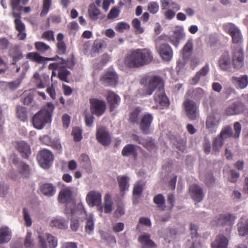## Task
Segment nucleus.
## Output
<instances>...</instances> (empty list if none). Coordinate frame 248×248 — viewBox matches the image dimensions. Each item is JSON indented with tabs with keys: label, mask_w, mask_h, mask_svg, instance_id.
Here are the masks:
<instances>
[{
	"label": "nucleus",
	"mask_w": 248,
	"mask_h": 248,
	"mask_svg": "<svg viewBox=\"0 0 248 248\" xmlns=\"http://www.w3.org/2000/svg\"><path fill=\"white\" fill-rule=\"evenodd\" d=\"M130 29V25L124 22H120L117 23L115 27L116 31L120 32H123L124 30H129Z\"/></svg>",
	"instance_id": "13d9d810"
},
{
	"label": "nucleus",
	"mask_w": 248,
	"mask_h": 248,
	"mask_svg": "<svg viewBox=\"0 0 248 248\" xmlns=\"http://www.w3.org/2000/svg\"><path fill=\"white\" fill-rule=\"evenodd\" d=\"M54 156L52 152L46 149L40 150L37 155V160L39 165L44 169H48L51 165Z\"/></svg>",
	"instance_id": "423d86ee"
},
{
	"label": "nucleus",
	"mask_w": 248,
	"mask_h": 248,
	"mask_svg": "<svg viewBox=\"0 0 248 248\" xmlns=\"http://www.w3.org/2000/svg\"><path fill=\"white\" fill-rule=\"evenodd\" d=\"M145 80L147 95H151L156 88L157 91H160L161 88H163L162 80L159 76H148L145 77Z\"/></svg>",
	"instance_id": "39448f33"
},
{
	"label": "nucleus",
	"mask_w": 248,
	"mask_h": 248,
	"mask_svg": "<svg viewBox=\"0 0 248 248\" xmlns=\"http://www.w3.org/2000/svg\"><path fill=\"white\" fill-rule=\"evenodd\" d=\"M10 5L12 10L21 11L23 8L22 0H10Z\"/></svg>",
	"instance_id": "603ef678"
},
{
	"label": "nucleus",
	"mask_w": 248,
	"mask_h": 248,
	"mask_svg": "<svg viewBox=\"0 0 248 248\" xmlns=\"http://www.w3.org/2000/svg\"><path fill=\"white\" fill-rule=\"evenodd\" d=\"M183 106L187 117L192 120L196 119L199 114L198 107L196 102L186 98L184 101Z\"/></svg>",
	"instance_id": "6e6552de"
},
{
	"label": "nucleus",
	"mask_w": 248,
	"mask_h": 248,
	"mask_svg": "<svg viewBox=\"0 0 248 248\" xmlns=\"http://www.w3.org/2000/svg\"><path fill=\"white\" fill-rule=\"evenodd\" d=\"M122 154L123 156H126L132 155L136 158L137 156V146L132 144L126 145L124 147Z\"/></svg>",
	"instance_id": "72a5a7b5"
},
{
	"label": "nucleus",
	"mask_w": 248,
	"mask_h": 248,
	"mask_svg": "<svg viewBox=\"0 0 248 248\" xmlns=\"http://www.w3.org/2000/svg\"><path fill=\"white\" fill-rule=\"evenodd\" d=\"M228 244V240L222 234L217 235L215 240L211 243L212 248H227Z\"/></svg>",
	"instance_id": "7c9ffc66"
},
{
	"label": "nucleus",
	"mask_w": 248,
	"mask_h": 248,
	"mask_svg": "<svg viewBox=\"0 0 248 248\" xmlns=\"http://www.w3.org/2000/svg\"><path fill=\"white\" fill-rule=\"evenodd\" d=\"M235 218H218L217 220L218 225L225 227L226 231L230 232L234 222Z\"/></svg>",
	"instance_id": "c9c22d12"
},
{
	"label": "nucleus",
	"mask_w": 248,
	"mask_h": 248,
	"mask_svg": "<svg viewBox=\"0 0 248 248\" xmlns=\"http://www.w3.org/2000/svg\"><path fill=\"white\" fill-rule=\"evenodd\" d=\"M24 246L26 248H32L34 247V243L31 239V233L28 232L24 241Z\"/></svg>",
	"instance_id": "052dcab7"
},
{
	"label": "nucleus",
	"mask_w": 248,
	"mask_h": 248,
	"mask_svg": "<svg viewBox=\"0 0 248 248\" xmlns=\"http://www.w3.org/2000/svg\"><path fill=\"white\" fill-rule=\"evenodd\" d=\"M96 137L97 141L104 146H108L111 143L110 135L104 127L97 128Z\"/></svg>",
	"instance_id": "9d476101"
},
{
	"label": "nucleus",
	"mask_w": 248,
	"mask_h": 248,
	"mask_svg": "<svg viewBox=\"0 0 248 248\" xmlns=\"http://www.w3.org/2000/svg\"><path fill=\"white\" fill-rule=\"evenodd\" d=\"M218 64L222 71H229L231 70L232 63L228 52H226L222 54L218 60Z\"/></svg>",
	"instance_id": "a211bd4d"
},
{
	"label": "nucleus",
	"mask_w": 248,
	"mask_h": 248,
	"mask_svg": "<svg viewBox=\"0 0 248 248\" xmlns=\"http://www.w3.org/2000/svg\"><path fill=\"white\" fill-rule=\"evenodd\" d=\"M237 226L240 235L245 236L248 234V218H241Z\"/></svg>",
	"instance_id": "f704fd0d"
},
{
	"label": "nucleus",
	"mask_w": 248,
	"mask_h": 248,
	"mask_svg": "<svg viewBox=\"0 0 248 248\" xmlns=\"http://www.w3.org/2000/svg\"><path fill=\"white\" fill-rule=\"evenodd\" d=\"M51 3L52 0H43L42 10L40 14L41 16H45L47 14L49 11Z\"/></svg>",
	"instance_id": "3c124183"
},
{
	"label": "nucleus",
	"mask_w": 248,
	"mask_h": 248,
	"mask_svg": "<svg viewBox=\"0 0 248 248\" xmlns=\"http://www.w3.org/2000/svg\"><path fill=\"white\" fill-rule=\"evenodd\" d=\"M34 47L41 53H44L50 49V47L43 42H36Z\"/></svg>",
	"instance_id": "09e8293b"
},
{
	"label": "nucleus",
	"mask_w": 248,
	"mask_h": 248,
	"mask_svg": "<svg viewBox=\"0 0 248 248\" xmlns=\"http://www.w3.org/2000/svg\"><path fill=\"white\" fill-rule=\"evenodd\" d=\"M177 233V232L175 229L173 228L169 229L167 231L163 237L166 241H167L170 242V239L174 238Z\"/></svg>",
	"instance_id": "4d7b16f0"
},
{
	"label": "nucleus",
	"mask_w": 248,
	"mask_h": 248,
	"mask_svg": "<svg viewBox=\"0 0 248 248\" xmlns=\"http://www.w3.org/2000/svg\"><path fill=\"white\" fill-rule=\"evenodd\" d=\"M87 203L90 207L96 206L97 210L103 213V206L102 205V195L97 191L92 190L89 192L86 198Z\"/></svg>",
	"instance_id": "0eeeda50"
},
{
	"label": "nucleus",
	"mask_w": 248,
	"mask_h": 248,
	"mask_svg": "<svg viewBox=\"0 0 248 248\" xmlns=\"http://www.w3.org/2000/svg\"><path fill=\"white\" fill-rule=\"evenodd\" d=\"M16 115L17 118L22 121H25L27 120V110L26 108L18 106L16 107Z\"/></svg>",
	"instance_id": "49530a36"
},
{
	"label": "nucleus",
	"mask_w": 248,
	"mask_h": 248,
	"mask_svg": "<svg viewBox=\"0 0 248 248\" xmlns=\"http://www.w3.org/2000/svg\"><path fill=\"white\" fill-rule=\"evenodd\" d=\"M15 24L16 29L18 31L17 38L20 40H25L27 36L25 24L20 19H15Z\"/></svg>",
	"instance_id": "c756f323"
},
{
	"label": "nucleus",
	"mask_w": 248,
	"mask_h": 248,
	"mask_svg": "<svg viewBox=\"0 0 248 248\" xmlns=\"http://www.w3.org/2000/svg\"><path fill=\"white\" fill-rule=\"evenodd\" d=\"M80 160L82 163V167L86 169L88 171H91V162L88 155L83 154L80 156Z\"/></svg>",
	"instance_id": "a18cd8bd"
},
{
	"label": "nucleus",
	"mask_w": 248,
	"mask_h": 248,
	"mask_svg": "<svg viewBox=\"0 0 248 248\" xmlns=\"http://www.w3.org/2000/svg\"><path fill=\"white\" fill-rule=\"evenodd\" d=\"M91 111L93 114L96 116L102 115L106 110V104L103 100L96 98H91L90 100Z\"/></svg>",
	"instance_id": "1a4fd4ad"
},
{
	"label": "nucleus",
	"mask_w": 248,
	"mask_h": 248,
	"mask_svg": "<svg viewBox=\"0 0 248 248\" xmlns=\"http://www.w3.org/2000/svg\"><path fill=\"white\" fill-rule=\"evenodd\" d=\"M231 81L236 88L243 89L248 85V76L246 75L239 77L233 76L232 78Z\"/></svg>",
	"instance_id": "5701e85b"
},
{
	"label": "nucleus",
	"mask_w": 248,
	"mask_h": 248,
	"mask_svg": "<svg viewBox=\"0 0 248 248\" xmlns=\"http://www.w3.org/2000/svg\"><path fill=\"white\" fill-rule=\"evenodd\" d=\"M70 74V72L65 68V67H62L60 68L58 72V78L63 81L68 83L67 77Z\"/></svg>",
	"instance_id": "8fccbe9b"
},
{
	"label": "nucleus",
	"mask_w": 248,
	"mask_h": 248,
	"mask_svg": "<svg viewBox=\"0 0 248 248\" xmlns=\"http://www.w3.org/2000/svg\"><path fill=\"white\" fill-rule=\"evenodd\" d=\"M58 59L61 60L60 62H55L49 65V68L50 69L55 70L58 69V70H59L60 68L62 67H65L67 65V61H66L60 57H59V58H57L56 61Z\"/></svg>",
	"instance_id": "de8ad7c7"
},
{
	"label": "nucleus",
	"mask_w": 248,
	"mask_h": 248,
	"mask_svg": "<svg viewBox=\"0 0 248 248\" xmlns=\"http://www.w3.org/2000/svg\"><path fill=\"white\" fill-rule=\"evenodd\" d=\"M155 102L162 106L169 105V100L164 92V88H161L160 91H157L154 95Z\"/></svg>",
	"instance_id": "a878e982"
},
{
	"label": "nucleus",
	"mask_w": 248,
	"mask_h": 248,
	"mask_svg": "<svg viewBox=\"0 0 248 248\" xmlns=\"http://www.w3.org/2000/svg\"><path fill=\"white\" fill-rule=\"evenodd\" d=\"M40 190L45 196L51 197L55 195L56 188L51 183H45L41 185Z\"/></svg>",
	"instance_id": "2f4dec72"
},
{
	"label": "nucleus",
	"mask_w": 248,
	"mask_h": 248,
	"mask_svg": "<svg viewBox=\"0 0 248 248\" xmlns=\"http://www.w3.org/2000/svg\"><path fill=\"white\" fill-rule=\"evenodd\" d=\"M88 14L92 20H96L98 19H103L105 15L101 14L100 10L96 7L94 3H92L88 8Z\"/></svg>",
	"instance_id": "4be33fe9"
},
{
	"label": "nucleus",
	"mask_w": 248,
	"mask_h": 248,
	"mask_svg": "<svg viewBox=\"0 0 248 248\" xmlns=\"http://www.w3.org/2000/svg\"><path fill=\"white\" fill-rule=\"evenodd\" d=\"M101 81L105 86H114L118 81V77L113 71L107 72L101 78Z\"/></svg>",
	"instance_id": "f3484780"
},
{
	"label": "nucleus",
	"mask_w": 248,
	"mask_h": 248,
	"mask_svg": "<svg viewBox=\"0 0 248 248\" xmlns=\"http://www.w3.org/2000/svg\"><path fill=\"white\" fill-rule=\"evenodd\" d=\"M72 134L74 136V140L75 141H79L82 139V132L78 127H74L73 129Z\"/></svg>",
	"instance_id": "680f3d73"
},
{
	"label": "nucleus",
	"mask_w": 248,
	"mask_h": 248,
	"mask_svg": "<svg viewBox=\"0 0 248 248\" xmlns=\"http://www.w3.org/2000/svg\"><path fill=\"white\" fill-rule=\"evenodd\" d=\"M224 30L232 38L233 50L232 62L234 67L240 69L244 65V53L242 47V35L239 28L232 23H226L223 26Z\"/></svg>",
	"instance_id": "f257e3e1"
},
{
	"label": "nucleus",
	"mask_w": 248,
	"mask_h": 248,
	"mask_svg": "<svg viewBox=\"0 0 248 248\" xmlns=\"http://www.w3.org/2000/svg\"><path fill=\"white\" fill-rule=\"evenodd\" d=\"M9 56L13 59V65H16L17 62L23 57L22 51L18 46H15L10 50Z\"/></svg>",
	"instance_id": "473e14b6"
},
{
	"label": "nucleus",
	"mask_w": 248,
	"mask_h": 248,
	"mask_svg": "<svg viewBox=\"0 0 248 248\" xmlns=\"http://www.w3.org/2000/svg\"><path fill=\"white\" fill-rule=\"evenodd\" d=\"M143 185L141 182L137 183L133 188V194L134 198H139L142 192Z\"/></svg>",
	"instance_id": "864d4df0"
},
{
	"label": "nucleus",
	"mask_w": 248,
	"mask_h": 248,
	"mask_svg": "<svg viewBox=\"0 0 248 248\" xmlns=\"http://www.w3.org/2000/svg\"><path fill=\"white\" fill-rule=\"evenodd\" d=\"M94 230V221L93 218H88L85 226V230L87 233L91 234Z\"/></svg>",
	"instance_id": "69168bd1"
},
{
	"label": "nucleus",
	"mask_w": 248,
	"mask_h": 248,
	"mask_svg": "<svg viewBox=\"0 0 248 248\" xmlns=\"http://www.w3.org/2000/svg\"><path fill=\"white\" fill-rule=\"evenodd\" d=\"M138 241L141 244V248H156V244L151 239V236L144 233L139 237Z\"/></svg>",
	"instance_id": "412c9836"
},
{
	"label": "nucleus",
	"mask_w": 248,
	"mask_h": 248,
	"mask_svg": "<svg viewBox=\"0 0 248 248\" xmlns=\"http://www.w3.org/2000/svg\"><path fill=\"white\" fill-rule=\"evenodd\" d=\"M224 144V140L220 137H217L214 139L212 144L213 153H218Z\"/></svg>",
	"instance_id": "a19ab883"
},
{
	"label": "nucleus",
	"mask_w": 248,
	"mask_h": 248,
	"mask_svg": "<svg viewBox=\"0 0 248 248\" xmlns=\"http://www.w3.org/2000/svg\"><path fill=\"white\" fill-rule=\"evenodd\" d=\"M210 70L209 65L206 63L200 70H199L192 78V84H197L200 80L205 77L209 73Z\"/></svg>",
	"instance_id": "393cba45"
},
{
	"label": "nucleus",
	"mask_w": 248,
	"mask_h": 248,
	"mask_svg": "<svg viewBox=\"0 0 248 248\" xmlns=\"http://www.w3.org/2000/svg\"><path fill=\"white\" fill-rule=\"evenodd\" d=\"M148 9L149 11L153 14H156L159 10V5L157 2H151L148 4Z\"/></svg>",
	"instance_id": "774afa93"
},
{
	"label": "nucleus",
	"mask_w": 248,
	"mask_h": 248,
	"mask_svg": "<svg viewBox=\"0 0 248 248\" xmlns=\"http://www.w3.org/2000/svg\"><path fill=\"white\" fill-rule=\"evenodd\" d=\"M11 238V232L8 227L0 229V244L8 242Z\"/></svg>",
	"instance_id": "e433bc0d"
},
{
	"label": "nucleus",
	"mask_w": 248,
	"mask_h": 248,
	"mask_svg": "<svg viewBox=\"0 0 248 248\" xmlns=\"http://www.w3.org/2000/svg\"><path fill=\"white\" fill-rule=\"evenodd\" d=\"M17 171L12 170L8 173V177L14 180H17L22 177H28L30 174V168L26 163L19 161H14Z\"/></svg>",
	"instance_id": "20e7f679"
},
{
	"label": "nucleus",
	"mask_w": 248,
	"mask_h": 248,
	"mask_svg": "<svg viewBox=\"0 0 248 248\" xmlns=\"http://www.w3.org/2000/svg\"><path fill=\"white\" fill-rule=\"evenodd\" d=\"M46 235L47 237L48 243L49 244V248H55L57 246V239L51 234L49 233H46Z\"/></svg>",
	"instance_id": "0e129e2a"
},
{
	"label": "nucleus",
	"mask_w": 248,
	"mask_h": 248,
	"mask_svg": "<svg viewBox=\"0 0 248 248\" xmlns=\"http://www.w3.org/2000/svg\"><path fill=\"white\" fill-rule=\"evenodd\" d=\"M244 109V104L237 101L230 105L225 110L227 116L236 115L241 113Z\"/></svg>",
	"instance_id": "ddd939ff"
},
{
	"label": "nucleus",
	"mask_w": 248,
	"mask_h": 248,
	"mask_svg": "<svg viewBox=\"0 0 248 248\" xmlns=\"http://www.w3.org/2000/svg\"><path fill=\"white\" fill-rule=\"evenodd\" d=\"M153 60L152 53L147 48L137 49L127 54L125 64L131 68L139 67L149 64Z\"/></svg>",
	"instance_id": "f03ea898"
},
{
	"label": "nucleus",
	"mask_w": 248,
	"mask_h": 248,
	"mask_svg": "<svg viewBox=\"0 0 248 248\" xmlns=\"http://www.w3.org/2000/svg\"><path fill=\"white\" fill-rule=\"evenodd\" d=\"M113 201L111 200L110 196L107 194L105 197V206L103 207V212L108 214L110 213L113 210Z\"/></svg>",
	"instance_id": "ea45409f"
},
{
	"label": "nucleus",
	"mask_w": 248,
	"mask_h": 248,
	"mask_svg": "<svg viewBox=\"0 0 248 248\" xmlns=\"http://www.w3.org/2000/svg\"><path fill=\"white\" fill-rule=\"evenodd\" d=\"M193 45L192 40H189L184 46L182 49L183 57L187 58L192 54Z\"/></svg>",
	"instance_id": "58836bf2"
},
{
	"label": "nucleus",
	"mask_w": 248,
	"mask_h": 248,
	"mask_svg": "<svg viewBox=\"0 0 248 248\" xmlns=\"http://www.w3.org/2000/svg\"><path fill=\"white\" fill-rule=\"evenodd\" d=\"M206 95V92L202 88H196L188 90L186 96L191 97L195 101H200Z\"/></svg>",
	"instance_id": "6ab92c4d"
},
{
	"label": "nucleus",
	"mask_w": 248,
	"mask_h": 248,
	"mask_svg": "<svg viewBox=\"0 0 248 248\" xmlns=\"http://www.w3.org/2000/svg\"><path fill=\"white\" fill-rule=\"evenodd\" d=\"M141 112V109L140 108H137L134 109L131 113L129 121L133 124L139 123V118Z\"/></svg>",
	"instance_id": "37998d69"
},
{
	"label": "nucleus",
	"mask_w": 248,
	"mask_h": 248,
	"mask_svg": "<svg viewBox=\"0 0 248 248\" xmlns=\"http://www.w3.org/2000/svg\"><path fill=\"white\" fill-rule=\"evenodd\" d=\"M159 55L164 61H169L172 58L173 51L171 46L166 43L160 45L158 48Z\"/></svg>",
	"instance_id": "dca6fc26"
},
{
	"label": "nucleus",
	"mask_w": 248,
	"mask_h": 248,
	"mask_svg": "<svg viewBox=\"0 0 248 248\" xmlns=\"http://www.w3.org/2000/svg\"><path fill=\"white\" fill-rule=\"evenodd\" d=\"M220 116L218 114H212L208 116L206 121V127L209 132H216L220 122Z\"/></svg>",
	"instance_id": "9b49d317"
},
{
	"label": "nucleus",
	"mask_w": 248,
	"mask_h": 248,
	"mask_svg": "<svg viewBox=\"0 0 248 248\" xmlns=\"http://www.w3.org/2000/svg\"><path fill=\"white\" fill-rule=\"evenodd\" d=\"M132 24L135 30L136 34H141L144 32V29L140 26V21L139 19L136 18L133 19Z\"/></svg>",
	"instance_id": "5fc2aeb1"
},
{
	"label": "nucleus",
	"mask_w": 248,
	"mask_h": 248,
	"mask_svg": "<svg viewBox=\"0 0 248 248\" xmlns=\"http://www.w3.org/2000/svg\"><path fill=\"white\" fill-rule=\"evenodd\" d=\"M153 119L151 114L147 113L143 115L141 118L140 122V129L145 134H148L150 132V127Z\"/></svg>",
	"instance_id": "aec40b11"
},
{
	"label": "nucleus",
	"mask_w": 248,
	"mask_h": 248,
	"mask_svg": "<svg viewBox=\"0 0 248 248\" xmlns=\"http://www.w3.org/2000/svg\"><path fill=\"white\" fill-rule=\"evenodd\" d=\"M77 215L87 216L86 212L81 204H78L77 206L76 210L72 211L71 216L72 217L76 216Z\"/></svg>",
	"instance_id": "6e6d98bb"
},
{
	"label": "nucleus",
	"mask_w": 248,
	"mask_h": 248,
	"mask_svg": "<svg viewBox=\"0 0 248 248\" xmlns=\"http://www.w3.org/2000/svg\"><path fill=\"white\" fill-rule=\"evenodd\" d=\"M185 36L183 29L180 28L173 31V34L170 35L169 40L177 47L179 46L180 42L185 39Z\"/></svg>",
	"instance_id": "2eb2a0df"
},
{
	"label": "nucleus",
	"mask_w": 248,
	"mask_h": 248,
	"mask_svg": "<svg viewBox=\"0 0 248 248\" xmlns=\"http://www.w3.org/2000/svg\"><path fill=\"white\" fill-rule=\"evenodd\" d=\"M154 202L159 210H164L166 208L165 199L162 194L155 196L154 198Z\"/></svg>",
	"instance_id": "79ce46f5"
},
{
	"label": "nucleus",
	"mask_w": 248,
	"mask_h": 248,
	"mask_svg": "<svg viewBox=\"0 0 248 248\" xmlns=\"http://www.w3.org/2000/svg\"><path fill=\"white\" fill-rule=\"evenodd\" d=\"M223 173L225 177H227L228 180L233 183H236L240 176V173L234 170H230L228 172L224 171Z\"/></svg>",
	"instance_id": "4c0bfd02"
},
{
	"label": "nucleus",
	"mask_w": 248,
	"mask_h": 248,
	"mask_svg": "<svg viewBox=\"0 0 248 248\" xmlns=\"http://www.w3.org/2000/svg\"><path fill=\"white\" fill-rule=\"evenodd\" d=\"M17 149L23 158L27 159L31 154L30 145L24 141H21L17 143Z\"/></svg>",
	"instance_id": "c85d7f7f"
},
{
	"label": "nucleus",
	"mask_w": 248,
	"mask_h": 248,
	"mask_svg": "<svg viewBox=\"0 0 248 248\" xmlns=\"http://www.w3.org/2000/svg\"><path fill=\"white\" fill-rule=\"evenodd\" d=\"M21 81L22 79L21 78H18L14 81L7 82V85L10 90H15L20 86Z\"/></svg>",
	"instance_id": "bf43d9fd"
},
{
	"label": "nucleus",
	"mask_w": 248,
	"mask_h": 248,
	"mask_svg": "<svg viewBox=\"0 0 248 248\" xmlns=\"http://www.w3.org/2000/svg\"><path fill=\"white\" fill-rule=\"evenodd\" d=\"M66 52V46L64 42L57 43V51L58 54L62 55H64Z\"/></svg>",
	"instance_id": "e2e57ef3"
},
{
	"label": "nucleus",
	"mask_w": 248,
	"mask_h": 248,
	"mask_svg": "<svg viewBox=\"0 0 248 248\" xmlns=\"http://www.w3.org/2000/svg\"><path fill=\"white\" fill-rule=\"evenodd\" d=\"M189 191L191 198L197 202H201L204 197L205 193L202 188L196 184L190 186Z\"/></svg>",
	"instance_id": "4468645a"
},
{
	"label": "nucleus",
	"mask_w": 248,
	"mask_h": 248,
	"mask_svg": "<svg viewBox=\"0 0 248 248\" xmlns=\"http://www.w3.org/2000/svg\"><path fill=\"white\" fill-rule=\"evenodd\" d=\"M73 188L70 186L65 187L61 189L59 193L58 201L61 203H67L72 200Z\"/></svg>",
	"instance_id": "f8f14e48"
},
{
	"label": "nucleus",
	"mask_w": 248,
	"mask_h": 248,
	"mask_svg": "<svg viewBox=\"0 0 248 248\" xmlns=\"http://www.w3.org/2000/svg\"><path fill=\"white\" fill-rule=\"evenodd\" d=\"M27 58L33 62L42 63L46 61H55L57 58H59V57L56 56L53 58H46L41 56L37 52H30L27 55Z\"/></svg>",
	"instance_id": "cd10ccee"
},
{
	"label": "nucleus",
	"mask_w": 248,
	"mask_h": 248,
	"mask_svg": "<svg viewBox=\"0 0 248 248\" xmlns=\"http://www.w3.org/2000/svg\"><path fill=\"white\" fill-rule=\"evenodd\" d=\"M129 178L125 175L118 176L117 181L120 189L121 194L124 196L125 192L128 190Z\"/></svg>",
	"instance_id": "bb28decb"
},
{
	"label": "nucleus",
	"mask_w": 248,
	"mask_h": 248,
	"mask_svg": "<svg viewBox=\"0 0 248 248\" xmlns=\"http://www.w3.org/2000/svg\"><path fill=\"white\" fill-rule=\"evenodd\" d=\"M232 136V131L231 126H226L221 131L217 137H220L223 140Z\"/></svg>",
	"instance_id": "c03bdc74"
},
{
	"label": "nucleus",
	"mask_w": 248,
	"mask_h": 248,
	"mask_svg": "<svg viewBox=\"0 0 248 248\" xmlns=\"http://www.w3.org/2000/svg\"><path fill=\"white\" fill-rule=\"evenodd\" d=\"M9 186L4 182H0V197H4L8 193Z\"/></svg>",
	"instance_id": "338daca9"
},
{
	"label": "nucleus",
	"mask_w": 248,
	"mask_h": 248,
	"mask_svg": "<svg viewBox=\"0 0 248 248\" xmlns=\"http://www.w3.org/2000/svg\"><path fill=\"white\" fill-rule=\"evenodd\" d=\"M54 108V105L47 103L46 106L37 113L32 118L33 126L38 129H42L47 123L51 121V115Z\"/></svg>",
	"instance_id": "7ed1b4c3"
},
{
	"label": "nucleus",
	"mask_w": 248,
	"mask_h": 248,
	"mask_svg": "<svg viewBox=\"0 0 248 248\" xmlns=\"http://www.w3.org/2000/svg\"><path fill=\"white\" fill-rule=\"evenodd\" d=\"M107 99L109 105L110 110L111 111H113L118 107L121 100V98L119 95L111 91L108 92L107 96Z\"/></svg>",
	"instance_id": "b1692460"
}]
</instances>
